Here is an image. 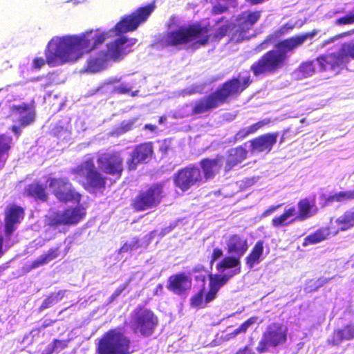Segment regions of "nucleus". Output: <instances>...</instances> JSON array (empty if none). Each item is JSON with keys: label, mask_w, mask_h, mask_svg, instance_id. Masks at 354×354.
Here are the masks:
<instances>
[{"label": "nucleus", "mask_w": 354, "mask_h": 354, "mask_svg": "<svg viewBox=\"0 0 354 354\" xmlns=\"http://www.w3.org/2000/svg\"><path fill=\"white\" fill-rule=\"evenodd\" d=\"M153 9V5L140 8L124 17L108 32L91 30L80 35L55 37L48 42L45 50L46 60L42 57L35 58L33 67L40 69L46 63L50 66H57L75 62L84 53L97 48L106 37L136 30L140 23L147 20Z\"/></svg>", "instance_id": "1"}, {"label": "nucleus", "mask_w": 354, "mask_h": 354, "mask_svg": "<svg viewBox=\"0 0 354 354\" xmlns=\"http://www.w3.org/2000/svg\"><path fill=\"white\" fill-rule=\"evenodd\" d=\"M210 35L207 27L200 24L180 26L169 32L163 41L180 49H197L207 44Z\"/></svg>", "instance_id": "2"}, {"label": "nucleus", "mask_w": 354, "mask_h": 354, "mask_svg": "<svg viewBox=\"0 0 354 354\" xmlns=\"http://www.w3.org/2000/svg\"><path fill=\"white\" fill-rule=\"evenodd\" d=\"M240 82L237 79L225 83L221 88L214 93L195 102L194 106L189 111L174 114L176 118H183L190 114H200L216 109L226 102L229 97L239 93Z\"/></svg>", "instance_id": "3"}, {"label": "nucleus", "mask_w": 354, "mask_h": 354, "mask_svg": "<svg viewBox=\"0 0 354 354\" xmlns=\"http://www.w3.org/2000/svg\"><path fill=\"white\" fill-rule=\"evenodd\" d=\"M136 38H127L120 36L106 46V50H102L97 55L91 56L88 61L87 70L92 73L105 68L109 60L118 61L131 52V46L137 42Z\"/></svg>", "instance_id": "4"}, {"label": "nucleus", "mask_w": 354, "mask_h": 354, "mask_svg": "<svg viewBox=\"0 0 354 354\" xmlns=\"http://www.w3.org/2000/svg\"><path fill=\"white\" fill-rule=\"evenodd\" d=\"M218 272L209 274V290L207 293L205 304L212 301L216 297L218 290L233 275L240 272V264L235 258H224L216 266Z\"/></svg>", "instance_id": "5"}, {"label": "nucleus", "mask_w": 354, "mask_h": 354, "mask_svg": "<svg viewBox=\"0 0 354 354\" xmlns=\"http://www.w3.org/2000/svg\"><path fill=\"white\" fill-rule=\"evenodd\" d=\"M243 150L232 149L230 156L226 160L223 156H218L214 158H205L200 162V167L203 170L202 179L203 183L213 179L217 175L224 163L226 162L225 170L229 171L243 158Z\"/></svg>", "instance_id": "6"}, {"label": "nucleus", "mask_w": 354, "mask_h": 354, "mask_svg": "<svg viewBox=\"0 0 354 354\" xmlns=\"http://www.w3.org/2000/svg\"><path fill=\"white\" fill-rule=\"evenodd\" d=\"M157 325V317L147 308H137L131 313L130 326L135 333H139L143 336H149Z\"/></svg>", "instance_id": "7"}, {"label": "nucleus", "mask_w": 354, "mask_h": 354, "mask_svg": "<svg viewBox=\"0 0 354 354\" xmlns=\"http://www.w3.org/2000/svg\"><path fill=\"white\" fill-rule=\"evenodd\" d=\"M288 328L282 324L273 322L268 326L259 343L257 351L263 353L269 346L277 347L283 344L287 340Z\"/></svg>", "instance_id": "8"}, {"label": "nucleus", "mask_w": 354, "mask_h": 354, "mask_svg": "<svg viewBox=\"0 0 354 354\" xmlns=\"http://www.w3.org/2000/svg\"><path fill=\"white\" fill-rule=\"evenodd\" d=\"M98 350L100 354H127L129 340L119 332L111 331L100 341Z\"/></svg>", "instance_id": "9"}, {"label": "nucleus", "mask_w": 354, "mask_h": 354, "mask_svg": "<svg viewBox=\"0 0 354 354\" xmlns=\"http://www.w3.org/2000/svg\"><path fill=\"white\" fill-rule=\"evenodd\" d=\"M285 62L283 55L277 50H270L252 65L251 70L256 76L274 73L284 66Z\"/></svg>", "instance_id": "10"}, {"label": "nucleus", "mask_w": 354, "mask_h": 354, "mask_svg": "<svg viewBox=\"0 0 354 354\" xmlns=\"http://www.w3.org/2000/svg\"><path fill=\"white\" fill-rule=\"evenodd\" d=\"M85 215V209L78 206L49 214L48 223L50 226L56 228L62 225H74L80 222Z\"/></svg>", "instance_id": "11"}, {"label": "nucleus", "mask_w": 354, "mask_h": 354, "mask_svg": "<svg viewBox=\"0 0 354 354\" xmlns=\"http://www.w3.org/2000/svg\"><path fill=\"white\" fill-rule=\"evenodd\" d=\"M13 122H18L19 126L13 125L12 131L19 136L21 134V127H26L33 122L35 119V109L33 106L26 103L13 104L10 106V115Z\"/></svg>", "instance_id": "12"}, {"label": "nucleus", "mask_w": 354, "mask_h": 354, "mask_svg": "<svg viewBox=\"0 0 354 354\" xmlns=\"http://www.w3.org/2000/svg\"><path fill=\"white\" fill-rule=\"evenodd\" d=\"M48 181L49 189L59 201L80 202V194L75 191L68 178H50Z\"/></svg>", "instance_id": "13"}, {"label": "nucleus", "mask_w": 354, "mask_h": 354, "mask_svg": "<svg viewBox=\"0 0 354 354\" xmlns=\"http://www.w3.org/2000/svg\"><path fill=\"white\" fill-rule=\"evenodd\" d=\"M174 180L176 186L183 192L192 186L204 183L201 169L196 167H187L179 170L175 174Z\"/></svg>", "instance_id": "14"}, {"label": "nucleus", "mask_w": 354, "mask_h": 354, "mask_svg": "<svg viewBox=\"0 0 354 354\" xmlns=\"http://www.w3.org/2000/svg\"><path fill=\"white\" fill-rule=\"evenodd\" d=\"M162 188L160 185H155L141 192L133 201V206L137 210H145L156 207L162 198Z\"/></svg>", "instance_id": "15"}, {"label": "nucleus", "mask_w": 354, "mask_h": 354, "mask_svg": "<svg viewBox=\"0 0 354 354\" xmlns=\"http://www.w3.org/2000/svg\"><path fill=\"white\" fill-rule=\"evenodd\" d=\"M74 172L78 176L84 178L86 185L91 187L101 188L105 184L104 178L95 169L92 159L86 160L74 170Z\"/></svg>", "instance_id": "16"}, {"label": "nucleus", "mask_w": 354, "mask_h": 354, "mask_svg": "<svg viewBox=\"0 0 354 354\" xmlns=\"http://www.w3.org/2000/svg\"><path fill=\"white\" fill-rule=\"evenodd\" d=\"M316 61L322 71H330L335 75L339 74L344 69L347 68V64L339 50L336 52L321 55L317 57Z\"/></svg>", "instance_id": "17"}, {"label": "nucleus", "mask_w": 354, "mask_h": 354, "mask_svg": "<svg viewBox=\"0 0 354 354\" xmlns=\"http://www.w3.org/2000/svg\"><path fill=\"white\" fill-rule=\"evenodd\" d=\"M99 167L112 175H120L122 171V159L117 153L100 154L97 159Z\"/></svg>", "instance_id": "18"}, {"label": "nucleus", "mask_w": 354, "mask_h": 354, "mask_svg": "<svg viewBox=\"0 0 354 354\" xmlns=\"http://www.w3.org/2000/svg\"><path fill=\"white\" fill-rule=\"evenodd\" d=\"M317 33L315 30L305 32L301 35H296L295 36L285 39L279 41L277 44L278 51L284 57V59L288 58L287 53L293 52L299 46H301L304 42L308 39H312Z\"/></svg>", "instance_id": "19"}, {"label": "nucleus", "mask_w": 354, "mask_h": 354, "mask_svg": "<svg viewBox=\"0 0 354 354\" xmlns=\"http://www.w3.org/2000/svg\"><path fill=\"white\" fill-rule=\"evenodd\" d=\"M278 132L268 133L252 139L250 142V150L256 153H270L274 145L277 142Z\"/></svg>", "instance_id": "20"}, {"label": "nucleus", "mask_w": 354, "mask_h": 354, "mask_svg": "<svg viewBox=\"0 0 354 354\" xmlns=\"http://www.w3.org/2000/svg\"><path fill=\"white\" fill-rule=\"evenodd\" d=\"M24 210L22 208L12 206L9 207L6 212L5 219V236H6V246L10 247L13 243H9L8 239L12 233L16 230L15 224L20 222L23 218Z\"/></svg>", "instance_id": "21"}, {"label": "nucleus", "mask_w": 354, "mask_h": 354, "mask_svg": "<svg viewBox=\"0 0 354 354\" xmlns=\"http://www.w3.org/2000/svg\"><path fill=\"white\" fill-rule=\"evenodd\" d=\"M315 206V195L300 199L297 203L298 213L295 218L292 219V221H302L311 217L317 212Z\"/></svg>", "instance_id": "22"}, {"label": "nucleus", "mask_w": 354, "mask_h": 354, "mask_svg": "<svg viewBox=\"0 0 354 354\" xmlns=\"http://www.w3.org/2000/svg\"><path fill=\"white\" fill-rule=\"evenodd\" d=\"M153 153L151 143H144L138 146L131 154V158L127 161L129 169H136L138 163L143 162L149 159Z\"/></svg>", "instance_id": "23"}, {"label": "nucleus", "mask_w": 354, "mask_h": 354, "mask_svg": "<svg viewBox=\"0 0 354 354\" xmlns=\"http://www.w3.org/2000/svg\"><path fill=\"white\" fill-rule=\"evenodd\" d=\"M354 339V323L350 322L344 325L341 328L334 330L331 337L328 340L332 346H337L344 341H349Z\"/></svg>", "instance_id": "24"}, {"label": "nucleus", "mask_w": 354, "mask_h": 354, "mask_svg": "<svg viewBox=\"0 0 354 354\" xmlns=\"http://www.w3.org/2000/svg\"><path fill=\"white\" fill-rule=\"evenodd\" d=\"M191 281L185 274L174 275L169 279L168 289L175 294L180 295L189 289Z\"/></svg>", "instance_id": "25"}, {"label": "nucleus", "mask_w": 354, "mask_h": 354, "mask_svg": "<svg viewBox=\"0 0 354 354\" xmlns=\"http://www.w3.org/2000/svg\"><path fill=\"white\" fill-rule=\"evenodd\" d=\"M60 255L59 246L51 248L40 255L29 266L30 269H36L49 263Z\"/></svg>", "instance_id": "26"}, {"label": "nucleus", "mask_w": 354, "mask_h": 354, "mask_svg": "<svg viewBox=\"0 0 354 354\" xmlns=\"http://www.w3.org/2000/svg\"><path fill=\"white\" fill-rule=\"evenodd\" d=\"M227 247L229 252L232 254V256L227 257L226 258H235L238 259L241 270V264L240 257L243 254V242L239 236L234 235L229 239Z\"/></svg>", "instance_id": "27"}, {"label": "nucleus", "mask_w": 354, "mask_h": 354, "mask_svg": "<svg viewBox=\"0 0 354 354\" xmlns=\"http://www.w3.org/2000/svg\"><path fill=\"white\" fill-rule=\"evenodd\" d=\"M330 234V231L329 227H320L313 233L310 234L304 238L303 245L307 246L309 245H314L320 243L327 239Z\"/></svg>", "instance_id": "28"}, {"label": "nucleus", "mask_w": 354, "mask_h": 354, "mask_svg": "<svg viewBox=\"0 0 354 354\" xmlns=\"http://www.w3.org/2000/svg\"><path fill=\"white\" fill-rule=\"evenodd\" d=\"M339 231H346L354 227V207L344 212L335 220Z\"/></svg>", "instance_id": "29"}, {"label": "nucleus", "mask_w": 354, "mask_h": 354, "mask_svg": "<svg viewBox=\"0 0 354 354\" xmlns=\"http://www.w3.org/2000/svg\"><path fill=\"white\" fill-rule=\"evenodd\" d=\"M263 252V245L262 241H258L253 247L251 252L246 258V263L252 268L254 265L260 262V257Z\"/></svg>", "instance_id": "30"}, {"label": "nucleus", "mask_w": 354, "mask_h": 354, "mask_svg": "<svg viewBox=\"0 0 354 354\" xmlns=\"http://www.w3.org/2000/svg\"><path fill=\"white\" fill-rule=\"evenodd\" d=\"M12 138L10 136H0V169H1L8 157V151L10 149Z\"/></svg>", "instance_id": "31"}, {"label": "nucleus", "mask_w": 354, "mask_h": 354, "mask_svg": "<svg viewBox=\"0 0 354 354\" xmlns=\"http://www.w3.org/2000/svg\"><path fill=\"white\" fill-rule=\"evenodd\" d=\"M25 194L41 200H46V198L45 188L36 183L29 185L25 190Z\"/></svg>", "instance_id": "32"}, {"label": "nucleus", "mask_w": 354, "mask_h": 354, "mask_svg": "<svg viewBox=\"0 0 354 354\" xmlns=\"http://www.w3.org/2000/svg\"><path fill=\"white\" fill-rule=\"evenodd\" d=\"M354 200V189L353 190L341 191L330 195L327 198L328 203H341L346 201Z\"/></svg>", "instance_id": "33"}, {"label": "nucleus", "mask_w": 354, "mask_h": 354, "mask_svg": "<svg viewBox=\"0 0 354 354\" xmlns=\"http://www.w3.org/2000/svg\"><path fill=\"white\" fill-rule=\"evenodd\" d=\"M338 50L347 65L351 59L354 60V41L343 43Z\"/></svg>", "instance_id": "34"}, {"label": "nucleus", "mask_w": 354, "mask_h": 354, "mask_svg": "<svg viewBox=\"0 0 354 354\" xmlns=\"http://www.w3.org/2000/svg\"><path fill=\"white\" fill-rule=\"evenodd\" d=\"M243 28L241 27V23L239 24V27H236V26L234 24L230 23L221 26L214 33V37L216 39H219L224 37L230 31H240L241 32Z\"/></svg>", "instance_id": "35"}, {"label": "nucleus", "mask_w": 354, "mask_h": 354, "mask_svg": "<svg viewBox=\"0 0 354 354\" xmlns=\"http://www.w3.org/2000/svg\"><path fill=\"white\" fill-rule=\"evenodd\" d=\"M294 24H292L287 23L283 24L279 29L276 31L275 34H272L267 36L265 40L261 43V45L272 42L277 37L278 35H283L288 33L294 28Z\"/></svg>", "instance_id": "36"}, {"label": "nucleus", "mask_w": 354, "mask_h": 354, "mask_svg": "<svg viewBox=\"0 0 354 354\" xmlns=\"http://www.w3.org/2000/svg\"><path fill=\"white\" fill-rule=\"evenodd\" d=\"M65 291L60 290L56 293L51 294L48 298L45 299L40 306L41 310L48 308L62 300L64 296Z\"/></svg>", "instance_id": "37"}, {"label": "nucleus", "mask_w": 354, "mask_h": 354, "mask_svg": "<svg viewBox=\"0 0 354 354\" xmlns=\"http://www.w3.org/2000/svg\"><path fill=\"white\" fill-rule=\"evenodd\" d=\"M299 73L303 77H307L311 76L315 73V68L313 61L303 62L298 68Z\"/></svg>", "instance_id": "38"}, {"label": "nucleus", "mask_w": 354, "mask_h": 354, "mask_svg": "<svg viewBox=\"0 0 354 354\" xmlns=\"http://www.w3.org/2000/svg\"><path fill=\"white\" fill-rule=\"evenodd\" d=\"M270 118H265L262 120L258 121L257 122L248 127L247 130L245 131V136L256 133L259 129L270 124Z\"/></svg>", "instance_id": "39"}, {"label": "nucleus", "mask_w": 354, "mask_h": 354, "mask_svg": "<svg viewBox=\"0 0 354 354\" xmlns=\"http://www.w3.org/2000/svg\"><path fill=\"white\" fill-rule=\"evenodd\" d=\"M141 245L140 244L139 241L136 238H133L124 244V245L120 248V252L122 253L127 252L129 251L136 250Z\"/></svg>", "instance_id": "40"}, {"label": "nucleus", "mask_w": 354, "mask_h": 354, "mask_svg": "<svg viewBox=\"0 0 354 354\" xmlns=\"http://www.w3.org/2000/svg\"><path fill=\"white\" fill-rule=\"evenodd\" d=\"M354 24V12H349L344 16L338 17L335 21L337 26H346Z\"/></svg>", "instance_id": "41"}, {"label": "nucleus", "mask_w": 354, "mask_h": 354, "mask_svg": "<svg viewBox=\"0 0 354 354\" xmlns=\"http://www.w3.org/2000/svg\"><path fill=\"white\" fill-rule=\"evenodd\" d=\"M288 218L282 213L279 216H276L272 219V225L275 227H283L288 225L290 222H287ZM292 222V220L290 223Z\"/></svg>", "instance_id": "42"}, {"label": "nucleus", "mask_w": 354, "mask_h": 354, "mask_svg": "<svg viewBox=\"0 0 354 354\" xmlns=\"http://www.w3.org/2000/svg\"><path fill=\"white\" fill-rule=\"evenodd\" d=\"M352 35H354V28L351 29L350 30L346 31V32H343L337 34L333 37H330L328 39H327L326 40H325L324 44H329L335 42L336 40H337L339 39L349 37Z\"/></svg>", "instance_id": "43"}, {"label": "nucleus", "mask_w": 354, "mask_h": 354, "mask_svg": "<svg viewBox=\"0 0 354 354\" xmlns=\"http://www.w3.org/2000/svg\"><path fill=\"white\" fill-rule=\"evenodd\" d=\"M260 16V11H249L247 12V15L245 17V24L253 25L259 19Z\"/></svg>", "instance_id": "44"}, {"label": "nucleus", "mask_w": 354, "mask_h": 354, "mask_svg": "<svg viewBox=\"0 0 354 354\" xmlns=\"http://www.w3.org/2000/svg\"><path fill=\"white\" fill-rule=\"evenodd\" d=\"M203 88H204V87L203 85L193 84L191 86L185 88L183 91V95H192V94L196 93H201L203 91Z\"/></svg>", "instance_id": "45"}, {"label": "nucleus", "mask_w": 354, "mask_h": 354, "mask_svg": "<svg viewBox=\"0 0 354 354\" xmlns=\"http://www.w3.org/2000/svg\"><path fill=\"white\" fill-rule=\"evenodd\" d=\"M316 284L315 280L313 279L307 280L305 283L304 290L306 292L317 291L319 288Z\"/></svg>", "instance_id": "46"}, {"label": "nucleus", "mask_w": 354, "mask_h": 354, "mask_svg": "<svg viewBox=\"0 0 354 354\" xmlns=\"http://www.w3.org/2000/svg\"><path fill=\"white\" fill-rule=\"evenodd\" d=\"M205 301H203V292H200L192 299V305L196 307L203 306Z\"/></svg>", "instance_id": "47"}, {"label": "nucleus", "mask_w": 354, "mask_h": 354, "mask_svg": "<svg viewBox=\"0 0 354 354\" xmlns=\"http://www.w3.org/2000/svg\"><path fill=\"white\" fill-rule=\"evenodd\" d=\"M136 120H130L128 121H124L120 127V133H124L129 130H131L133 124H134Z\"/></svg>", "instance_id": "48"}, {"label": "nucleus", "mask_w": 354, "mask_h": 354, "mask_svg": "<svg viewBox=\"0 0 354 354\" xmlns=\"http://www.w3.org/2000/svg\"><path fill=\"white\" fill-rule=\"evenodd\" d=\"M115 91L119 93L124 94L131 91V88L126 84H120L115 87Z\"/></svg>", "instance_id": "49"}, {"label": "nucleus", "mask_w": 354, "mask_h": 354, "mask_svg": "<svg viewBox=\"0 0 354 354\" xmlns=\"http://www.w3.org/2000/svg\"><path fill=\"white\" fill-rule=\"evenodd\" d=\"M223 256V251L219 248H214L212 254V259L210 261L212 266L214 262L217 259H220Z\"/></svg>", "instance_id": "50"}, {"label": "nucleus", "mask_w": 354, "mask_h": 354, "mask_svg": "<svg viewBox=\"0 0 354 354\" xmlns=\"http://www.w3.org/2000/svg\"><path fill=\"white\" fill-rule=\"evenodd\" d=\"M66 346V344L64 342L56 339L54 341V344L53 346V350H55L56 351H60V350L64 348Z\"/></svg>", "instance_id": "51"}, {"label": "nucleus", "mask_w": 354, "mask_h": 354, "mask_svg": "<svg viewBox=\"0 0 354 354\" xmlns=\"http://www.w3.org/2000/svg\"><path fill=\"white\" fill-rule=\"evenodd\" d=\"M331 279H333V277H330V278L319 277V279L315 280V283H317L316 285H317L318 288H319L320 287H322L324 285L328 283V281Z\"/></svg>", "instance_id": "52"}, {"label": "nucleus", "mask_w": 354, "mask_h": 354, "mask_svg": "<svg viewBox=\"0 0 354 354\" xmlns=\"http://www.w3.org/2000/svg\"><path fill=\"white\" fill-rule=\"evenodd\" d=\"M283 214L288 218L290 216H292L295 215V207H289L288 209H286Z\"/></svg>", "instance_id": "53"}, {"label": "nucleus", "mask_w": 354, "mask_h": 354, "mask_svg": "<svg viewBox=\"0 0 354 354\" xmlns=\"http://www.w3.org/2000/svg\"><path fill=\"white\" fill-rule=\"evenodd\" d=\"M281 206V204L270 207V208H268V209H266L264 212L263 215H268V214L274 212L276 209H277Z\"/></svg>", "instance_id": "54"}, {"label": "nucleus", "mask_w": 354, "mask_h": 354, "mask_svg": "<svg viewBox=\"0 0 354 354\" xmlns=\"http://www.w3.org/2000/svg\"><path fill=\"white\" fill-rule=\"evenodd\" d=\"M257 320V317H251L248 319L247 321H245V330H246V328L250 326L251 324L255 323Z\"/></svg>", "instance_id": "55"}, {"label": "nucleus", "mask_w": 354, "mask_h": 354, "mask_svg": "<svg viewBox=\"0 0 354 354\" xmlns=\"http://www.w3.org/2000/svg\"><path fill=\"white\" fill-rule=\"evenodd\" d=\"M252 5H257L263 3L265 0H247Z\"/></svg>", "instance_id": "56"}, {"label": "nucleus", "mask_w": 354, "mask_h": 354, "mask_svg": "<svg viewBox=\"0 0 354 354\" xmlns=\"http://www.w3.org/2000/svg\"><path fill=\"white\" fill-rule=\"evenodd\" d=\"M243 328V324H242L239 328L236 330H234V332L233 333H232L231 335H232V337H234L235 335H236L238 333H239L241 332V330Z\"/></svg>", "instance_id": "57"}, {"label": "nucleus", "mask_w": 354, "mask_h": 354, "mask_svg": "<svg viewBox=\"0 0 354 354\" xmlns=\"http://www.w3.org/2000/svg\"><path fill=\"white\" fill-rule=\"evenodd\" d=\"M162 286L161 284H158L156 288L155 294L158 295L159 291H162Z\"/></svg>", "instance_id": "58"}, {"label": "nucleus", "mask_w": 354, "mask_h": 354, "mask_svg": "<svg viewBox=\"0 0 354 354\" xmlns=\"http://www.w3.org/2000/svg\"><path fill=\"white\" fill-rule=\"evenodd\" d=\"M122 290H123V289H121V290H117L114 292V294L112 295V297H113V298H115V297H116L119 296V295H120V293L122 292Z\"/></svg>", "instance_id": "59"}, {"label": "nucleus", "mask_w": 354, "mask_h": 354, "mask_svg": "<svg viewBox=\"0 0 354 354\" xmlns=\"http://www.w3.org/2000/svg\"><path fill=\"white\" fill-rule=\"evenodd\" d=\"M46 354H51L53 351H56L55 350H53V346H48L46 349Z\"/></svg>", "instance_id": "60"}, {"label": "nucleus", "mask_w": 354, "mask_h": 354, "mask_svg": "<svg viewBox=\"0 0 354 354\" xmlns=\"http://www.w3.org/2000/svg\"><path fill=\"white\" fill-rule=\"evenodd\" d=\"M2 243H3V238L1 236H0V257L3 254V251H2Z\"/></svg>", "instance_id": "61"}, {"label": "nucleus", "mask_w": 354, "mask_h": 354, "mask_svg": "<svg viewBox=\"0 0 354 354\" xmlns=\"http://www.w3.org/2000/svg\"><path fill=\"white\" fill-rule=\"evenodd\" d=\"M145 128H146V129H151V131H153V130L155 129V128H156V127H155L154 126L151 125V124H147V125L145 126Z\"/></svg>", "instance_id": "62"}, {"label": "nucleus", "mask_w": 354, "mask_h": 354, "mask_svg": "<svg viewBox=\"0 0 354 354\" xmlns=\"http://www.w3.org/2000/svg\"><path fill=\"white\" fill-rule=\"evenodd\" d=\"M74 4L83 3L85 0H71Z\"/></svg>", "instance_id": "63"}, {"label": "nucleus", "mask_w": 354, "mask_h": 354, "mask_svg": "<svg viewBox=\"0 0 354 354\" xmlns=\"http://www.w3.org/2000/svg\"><path fill=\"white\" fill-rule=\"evenodd\" d=\"M138 93V91H136V92H132V93H131V95H132V96H135V95H136V93Z\"/></svg>", "instance_id": "64"}]
</instances>
